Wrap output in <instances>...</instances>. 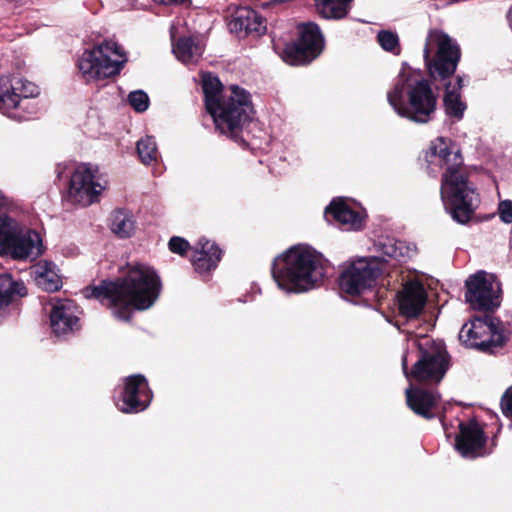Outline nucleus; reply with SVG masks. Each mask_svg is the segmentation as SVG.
<instances>
[{"instance_id":"f257e3e1","label":"nucleus","mask_w":512,"mask_h":512,"mask_svg":"<svg viewBox=\"0 0 512 512\" xmlns=\"http://www.w3.org/2000/svg\"><path fill=\"white\" fill-rule=\"evenodd\" d=\"M162 282L157 272L144 264L128 265L125 275L105 279L85 288V296L94 298L113 311L122 321L130 322L133 311L147 310L159 298Z\"/></svg>"},{"instance_id":"f03ea898","label":"nucleus","mask_w":512,"mask_h":512,"mask_svg":"<svg viewBox=\"0 0 512 512\" xmlns=\"http://www.w3.org/2000/svg\"><path fill=\"white\" fill-rule=\"evenodd\" d=\"M424 160L428 165L445 168L441 177V199L453 220L468 223L477 207L474 202L479 200L470 185L460 148L450 138L439 136L424 151Z\"/></svg>"},{"instance_id":"7ed1b4c3","label":"nucleus","mask_w":512,"mask_h":512,"mask_svg":"<svg viewBox=\"0 0 512 512\" xmlns=\"http://www.w3.org/2000/svg\"><path fill=\"white\" fill-rule=\"evenodd\" d=\"M202 90L205 109L212 117L215 129L233 141L246 145L242 133L244 126L250 122L249 93L236 85L224 91L219 78L210 72L202 75Z\"/></svg>"},{"instance_id":"20e7f679","label":"nucleus","mask_w":512,"mask_h":512,"mask_svg":"<svg viewBox=\"0 0 512 512\" xmlns=\"http://www.w3.org/2000/svg\"><path fill=\"white\" fill-rule=\"evenodd\" d=\"M323 256L308 245H294L276 257L271 274L278 287L301 293L318 287L325 277Z\"/></svg>"},{"instance_id":"39448f33","label":"nucleus","mask_w":512,"mask_h":512,"mask_svg":"<svg viewBox=\"0 0 512 512\" xmlns=\"http://www.w3.org/2000/svg\"><path fill=\"white\" fill-rule=\"evenodd\" d=\"M400 77L387 93V100L398 116L416 124L431 122L437 110V94L426 79L408 84Z\"/></svg>"},{"instance_id":"423d86ee","label":"nucleus","mask_w":512,"mask_h":512,"mask_svg":"<svg viewBox=\"0 0 512 512\" xmlns=\"http://www.w3.org/2000/svg\"><path fill=\"white\" fill-rule=\"evenodd\" d=\"M14 204L0 192V255L13 260H35L44 253L40 234L8 215Z\"/></svg>"},{"instance_id":"0eeeda50","label":"nucleus","mask_w":512,"mask_h":512,"mask_svg":"<svg viewBox=\"0 0 512 512\" xmlns=\"http://www.w3.org/2000/svg\"><path fill=\"white\" fill-rule=\"evenodd\" d=\"M126 62L122 46L113 40H104L85 50L77 61V67L86 82L100 81L119 75Z\"/></svg>"},{"instance_id":"6e6552de","label":"nucleus","mask_w":512,"mask_h":512,"mask_svg":"<svg viewBox=\"0 0 512 512\" xmlns=\"http://www.w3.org/2000/svg\"><path fill=\"white\" fill-rule=\"evenodd\" d=\"M418 359L410 370L407 357L402 358V369L408 379L420 383L438 384L450 367V355L441 341L424 337L418 341Z\"/></svg>"},{"instance_id":"1a4fd4ad","label":"nucleus","mask_w":512,"mask_h":512,"mask_svg":"<svg viewBox=\"0 0 512 512\" xmlns=\"http://www.w3.org/2000/svg\"><path fill=\"white\" fill-rule=\"evenodd\" d=\"M429 38L435 42V51L427 39L423 58L429 78L433 82L446 83L455 75L462 52L458 43L442 31H431Z\"/></svg>"},{"instance_id":"9d476101","label":"nucleus","mask_w":512,"mask_h":512,"mask_svg":"<svg viewBox=\"0 0 512 512\" xmlns=\"http://www.w3.org/2000/svg\"><path fill=\"white\" fill-rule=\"evenodd\" d=\"M39 94V88L13 73L0 77V111L10 118L26 121L35 113V107L29 101Z\"/></svg>"},{"instance_id":"9b49d317","label":"nucleus","mask_w":512,"mask_h":512,"mask_svg":"<svg viewBox=\"0 0 512 512\" xmlns=\"http://www.w3.org/2000/svg\"><path fill=\"white\" fill-rule=\"evenodd\" d=\"M298 36L284 45L279 52L281 59L291 66L312 63L323 52L325 39L318 24L304 22L297 25Z\"/></svg>"},{"instance_id":"f8f14e48","label":"nucleus","mask_w":512,"mask_h":512,"mask_svg":"<svg viewBox=\"0 0 512 512\" xmlns=\"http://www.w3.org/2000/svg\"><path fill=\"white\" fill-rule=\"evenodd\" d=\"M459 340L469 348L487 354H495L505 344L504 335L498 331L494 319L489 315L474 317L462 326Z\"/></svg>"},{"instance_id":"ddd939ff","label":"nucleus","mask_w":512,"mask_h":512,"mask_svg":"<svg viewBox=\"0 0 512 512\" xmlns=\"http://www.w3.org/2000/svg\"><path fill=\"white\" fill-rule=\"evenodd\" d=\"M381 274V265L375 258H360L342 270L338 285L342 292L358 296L374 287Z\"/></svg>"},{"instance_id":"4468645a","label":"nucleus","mask_w":512,"mask_h":512,"mask_svg":"<svg viewBox=\"0 0 512 512\" xmlns=\"http://www.w3.org/2000/svg\"><path fill=\"white\" fill-rule=\"evenodd\" d=\"M152 398L153 392L146 377L133 374L124 378L116 405L123 413L136 414L146 410Z\"/></svg>"},{"instance_id":"2eb2a0df","label":"nucleus","mask_w":512,"mask_h":512,"mask_svg":"<svg viewBox=\"0 0 512 512\" xmlns=\"http://www.w3.org/2000/svg\"><path fill=\"white\" fill-rule=\"evenodd\" d=\"M95 178L94 171L88 165H79L70 177L68 200L82 206L98 202L104 187Z\"/></svg>"},{"instance_id":"dca6fc26","label":"nucleus","mask_w":512,"mask_h":512,"mask_svg":"<svg viewBox=\"0 0 512 512\" xmlns=\"http://www.w3.org/2000/svg\"><path fill=\"white\" fill-rule=\"evenodd\" d=\"M465 300L476 311L494 312L500 301L495 294L493 284L484 275L477 273L465 283Z\"/></svg>"},{"instance_id":"f3484780","label":"nucleus","mask_w":512,"mask_h":512,"mask_svg":"<svg viewBox=\"0 0 512 512\" xmlns=\"http://www.w3.org/2000/svg\"><path fill=\"white\" fill-rule=\"evenodd\" d=\"M487 437L476 420L460 422L455 438V449L466 458H476L484 454Z\"/></svg>"},{"instance_id":"a211bd4d","label":"nucleus","mask_w":512,"mask_h":512,"mask_svg":"<svg viewBox=\"0 0 512 512\" xmlns=\"http://www.w3.org/2000/svg\"><path fill=\"white\" fill-rule=\"evenodd\" d=\"M407 407L417 416L425 419H434L439 410L440 395L432 390L413 386L405 390Z\"/></svg>"},{"instance_id":"6ab92c4d","label":"nucleus","mask_w":512,"mask_h":512,"mask_svg":"<svg viewBox=\"0 0 512 512\" xmlns=\"http://www.w3.org/2000/svg\"><path fill=\"white\" fill-rule=\"evenodd\" d=\"M396 297L399 313L407 319L418 318L427 302L426 290L418 281L407 282Z\"/></svg>"},{"instance_id":"aec40b11","label":"nucleus","mask_w":512,"mask_h":512,"mask_svg":"<svg viewBox=\"0 0 512 512\" xmlns=\"http://www.w3.org/2000/svg\"><path fill=\"white\" fill-rule=\"evenodd\" d=\"M222 256L223 250L217 243L202 237L193 247V253L190 260L194 270L198 274L208 275L218 267Z\"/></svg>"},{"instance_id":"412c9836","label":"nucleus","mask_w":512,"mask_h":512,"mask_svg":"<svg viewBox=\"0 0 512 512\" xmlns=\"http://www.w3.org/2000/svg\"><path fill=\"white\" fill-rule=\"evenodd\" d=\"M77 307L71 300H59L50 313V324L56 335H64L78 329Z\"/></svg>"},{"instance_id":"4be33fe9","label":"nucleus","mask_w":512,"mask_h":512,"mask_svg":"<svg viewBox=\"0 0 512 512\" xmlns=\"http://www.w3.org/2000/svg\"><path fill=\"white\" fill-rule=\"evenodd\" d=\"M266 20L249 7H239L230 22V28L235 32L244 31L246 34H262L266 30Z\"/></svg>"},{"instance_id":"5701e85b","label":"nucleus","mask_w":512,"mask_h":512,"mask_svg":"<svg viewBox=\"0 0 512 512\" xmlns=\"http://www.w3.org/2000/svg\"><path fill=\"white\" fill-rule=\"evenodd\" d=\"M324 217L329 223L358 227L361 223L359 212L351 208L342 198H334L325 208Z\"/></svg>"},{"instance_id":"b1692460","label":"nucleus","mask_w":512,"mask_h":512,"mask_svg":"<svg viewBox=\"0 0 512 512\" xmlns=\"http://www.w3.org/2000/svg\"><path fill=\"white\" fill-rule=\"evenodd\" d=\"M33 274L36 285L46 292H56L62 287L61 276L51 261L38 262L34 266Z\"/></svg>"},{"instance_id":"393cba45","label":"nucleus","mask_w":512,"mask_h":512,"mask_svg":"<svg viewBox=\"0 0 512 512\" xmlns=\"http://www.w3.org/2000/svg\"><path fill=\"white\" fill-rule=\"evenodd\" d=\"M111 231L119 238H130L136 229L133 215L125 209H116L111 214Z\"/></svg>"},{"instance_id":"a878e982","label":"nucleus","mask_w":512,"mask_h":512,"mask_svg":"<svg viewBox=\"0 0 512 512\" xmlns=\"http://www.w3.org/2000/svg\"><path fill=\"white\" fill-rule=\"evenodd\" d=\"M173 52L175 56L183 63L196 61L201 57L203 48L199 42L191 36L179 37L173 44Z\"/></svg>"},{"instance_id":"bb28decb","label":"nucleus","mask_w":512,"mask_h":512,"mask_svg":"<svg viewBox=\"0 0 512 512\" xmlns=\"http://www.w3.org/2000/svg\"><path fill=\"white\" fill-rule=\"evenodd\" d=\"M443 86L445 90L443 96L445 113L451 118L461 120L467 108L466 104L461 100L460 93L456 92L455 86H452L451 81L444 83Z\"/></svg>"},{"instance_id":"cd10ccee","label":"nucleus","mask_w":512,"mask_h":512,"mask_svg":"<svg viewBox=\"0 0 512 512\" xmlns=\"http://www.w3.org/2000/svg\"><path fill=\"white\" fill-rule=\"evenodd\" d=\"M352 0H314L316 11L324 19H342L347 16Z\"/></svg>"},{"instance_id":"c85d7f7f","label":"nucleus","mask_w":512,"mask_h":512,"mask_svg":"<svg viewBox=\"0 0 512 512\" xmlns=\"http://www.w3.org/2000/svg\"><path fill=\"white\" fill-rule=\"evenodd\" d=\"M137 153L142 163L150 164L157 160L158 150L153 137L146 136L137 142Z\"/></svg>"},{"instance_id":"c756f323","label":"nucleus","mask_w":512,"mask_h":512,"mask_svg":"<svg viewBox=\"0 0 512 512\" xmlns=\"http://www.w3.org/2000/svg\"><path fill=\"white\" fill-rule=\"evenodd\" d=\"M377 40L380 44V46L388 52L395 53L396 50L399 49V38L396 33L387 31V30H381L377 35ZM399 51H397V54Z\"/></svg>"},{"instance_id":"7c9ffc66","label":"nucleus","mask_w":512,"mask_h":512,"mask_svg":"<svg viewBox=\"0 0 512 512\" xmlns=\"http://www.w3.org/2000/svg\"><path fill=\"white\" fill-rule=\"evenodd\" d=\"M129 104L137 112H144L148 109L149 98L144 91H133L128 96Z\"/></svg>"},{"instance_id":"2f4dec72","label":"nucleus","mask_w":512,"mask_h":512,"mask_svg":"<svg viewBox=\"0 0 512 512\" xmlns=\"http://www.w3.org/2000/svg\"><path fill=\"white\" fill-rule=\"evenodd\" d=\"M169 250L172 253L178 254L180 256H185L189 250H191L190 243L179 236H173L170 238L168 242Z\"/></svg>"},{"instance_id":"473e14b6","label":"nucleus","mask_w":512,"mask_h":512,"mask_svg":"<svg viewBox=\"0 0 512 512\" xmlns=\"http://www.w3.org/2000/svg\"><path fill=\"white\" fill-rule=\"evenodd\" d=\"M498 214L503 223H512V200L500 201L498 204Z\"/></svg>"},{"instance_id":"72a5a7b5","label":"nucleus","mask_w":512,"mask_h":512,"mask_svg":"<svg viewBox=\"0 0 512 512\" xmlns=\"http://www.w3.org/2000/svg\"><path fill=\"white\" fill-rule=\"evenodd\" d=\"M502 413L512 419V387L508 388L501 397Z\"/></svg>"},{"instance_id":"f704fd0d","label":"nucleus","mask_w":512,"mask_h":512,"mask_svg":"<svg viewBox=\"0 0 512 512\" xmlns=\"http://www.w3.org/2000/svg\"><path fill=\"white\" fill-rule=\"evenodd\" d=\"M154 3L163 6H182L190 4L191 0H152Z\"/></svg>"},{"instance_id":"c9c22d12","label":"nucleus","mask_w":512,"mask_h":512,"mask_svg":"<svg viewBox=\"0 0 512 512\" xmlns=\"http://www.w3.org/2000/svg\"><path fill=\"white\" fill-rule=\"evenodd\" d=\"M452 86H455L456 92L459 93V91L463 88V77L460 75L456 76V82L455 84H452Z\"/></svg>"},{"instance_id":"e433bc0d","label":"nucleus","mask_w":512,"mask_h":512,"mask_svg":"<svg viewBox=\"0 0 512 512\" xmlns=\"http://www.w3.org/2000/svg\"><path fill=\"white\" fill-rule=\"evenodd\" d=\"M507 19H508L509 25L512 29V7L510 8V10L508 12Z\"/></svg>"},{"instance_id":"4c0bfd02","label":"nucleus","mask_w":512,"mask_h":512,"mask_svg":"<svg viewBox=\"0 0 512 512\" xmlns=\"http://www.w3.org/2000/svg\"><path fill=\"white\" fill-rule=\"evenodd\" d=\"M390 257H395V252L394 253H387Z\"/></svg>"}]
</instances>
